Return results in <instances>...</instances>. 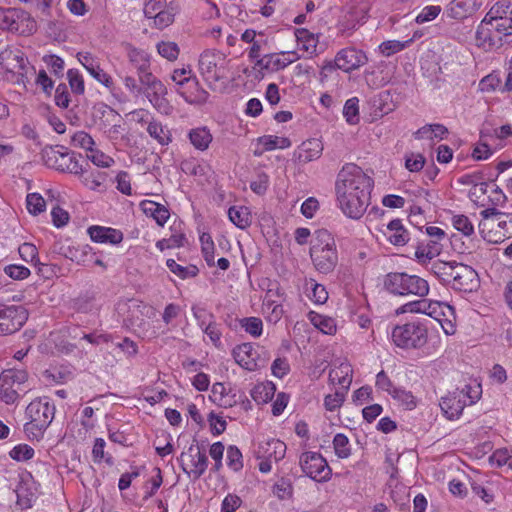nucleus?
<instances>
[{
	"instance_id": "obj_1",
	"label": "nucleus",
	"mask_w": 512,
	"mask_h": 512,
	"mask_svg": "<svg viewBox=\"0 0 512 512\" xmlns=\"http://www.w3.org/2000/svg\"><path fill=\"white\" fill-rule=\"evenodd\" d=\"M373 179L359 166L345 164L337 175L335 191L342 212L352 219H359L365 213L369 202Z\"/></svg>"
},
{
	"instance_id": "obj_2",
	"label": "nucleus",
	"mask_w": 512,
	"mask_h": 512,
	"mask_svg": "<svg viewBox=\"0 0 512 512\" xmlns=\"http://www.w3.org/2000/svg\"><path fill=\"white\" fill-rule=\"evenodd\" d=\"M310 257L317 271L323 274L334 270L338 254L333 236L325 229L317 230L311 240Z\"/></svg>"
},
{
	"instance_id": "obj_3",
	"label": "nucleus",
	"mask_w": 512,
	"mask_h": 512,
	"mask_svg": "<svg viewBox=\"0 0 512 512\" xmlns=\"http://www.w3.org/2000/svg\"><path fill=\"white\" fill-rule=\"evenodd\" d=\"M383 285L389 293L400 296L415 295L424 297L429 293L427 280L405 272L388 273L384 277Z\"/></svg>"
},
{
	"instance_id": "obj_4",
	"label": "nucleus",
	"mask_w": 512,
	"mask_h": 512,
	"mask_svg": "<svg viewBox=\"0 0 512 512\" xmlns=\"http://www.w3.org/2000/svg\"><path fill=\"white\" fill-rule=\"evenodd\" d=\"M0 29L29 36L36 31L37 25L34 18L22 9L0 7Z\"/></svg>"
},
{
	"instance_id": "obj_5",
	"label": "nucleus",
	"mask_w": 512,
	"mask_h": 512,
	"mask_svg": "<svg viewBox=\"0 0 512 512\" xmlns=\"http://www.w3.org/2000/svg\"><path fill=\"white\" fill-rule=\"evenodd\" d=\"M394 344L404 349H419L427 343L428 330L420 322L395 326L391 333Z\"/></svg>"
},
{
	"instance_id": "obj_6",
	"label": "nucleus",
	"mask_w": 512,
	"mask_h": 512,
	"mask_svg": "<svg viewBox=\"0 0 512 512\" xmlns=\"http://www.w3.org/2000/svg\"><path fill=\"white\" fill-rule=\"evenodd\" d=\"M28 380V373L24 369H6L0 375V398L6 404H13L19 398L22 386Z\"/></svg>"
},
{
	"instance_id": "obj_7",
	"label": "nucleus",
	"mask_w": 512,
	"mask_h": 512,
	"mask_svg": "<svg viewBox=\"0 0 512 512\" xmlns=\"http://www.w3.org/2000/svg\"><path fill=\"white\" fill-rule=\"evenodd\" d=\"M41 157L45 165L61 172L83 174L84 168L79 164L73 154L68 151H60L57 147L47 146L41 151Z\"/></svg>"
},
{
	"instance_id": "obj_8",
	"label": "nucleus",
	"mask_w": 512,
	"mask_h": 512,
	"mask_svg": "<svg viewBox=\"0 0 512 512\" xmlns=\"http://www.w3.org/2000/svg\"><path fill=\"white\" fill-rule=\"evenodd\" d=\"M156 316L155 309L146 304H137L129 309L127 321L132 330L142 337H155L151 319Z\"/></svg>"
},
{
	"instance_id": "obj_9",
	"label": "nucleus",
	"mask_w": 512,
	"mask_h": 512,
	"mask_svg": "<svg viewBox=\"0 0 512 512\" xmlns=\"http://www.w3.org/2000/svg\"><path fill=\"white\" fill-rule=\"evenodd\" d=\"M299 464L303 473L317 482H326L331 477V469L320 453L311 451L302 453Z\"/></svg>"
},
{
	"instance_id": "obj_10",
	"label": "nucleus",
	"mask_w": 512,
	"mask_h": 512,
	"mask_svg": "<svg viewBox=\"0 0 512 512\" xmlns=\"http://www.w3.org/2000/svg\"><path fill=\"white\" fill-rule=\"evenodd\" d=\"M179 461L183 471L194 480L199 479L208 467V457L205 450L198 445H190L186 452H182Z\"/></svg>"
},
{
	"instance_id": "obj_11",
	"label": "nucleus",
	"mask_w": 512,
	"mask_h": 512,
	"mask_svg": "<svg viewBox=\"0 0 512 512\" xmlns=\"http://www.w3.org/2000/svg\"><path fill=\"white\" fill-rule=\"evenodd\" d=\"M225 61V55L219 51H204L199 59L200 72L206 80L217 82L226 77Z\"/></svg>"
},
{
	"instance_id": "obj_12",
	"label": "nucleus",
	"mask_w": 512,
	"mask_h": 512,
	"mask_svg": "<svg viewBox=\"0 0 512 512\" xmlns=\"http://www.w3.org/2000/svg\"><path fill=\"white\" fill-rule=\"evenodd\" d=\"M469 386L464 389L449 393L440 400V408L444 415L450 419H458L462 414L466 405H471L475 402L474 398L469 395Z\"/></svg>"
},
{
	"instance_id": "obj_13",
	"label": "nucleus",
	"mask_w": 512,
	"mask_h": 512,
	"mask_svg": "<svg viewBox=\"0 0 512 512\" xmlns=\"http://www.w3.org/2000/svg\"><path fill=\"white\" fill-rule=\"evenodd\" d=\"M27 319L28 312L21 305L0 308V334L7 335L18 331Z\"/></svg>"
},
{
	"instance_id": "obj_14",
	"label": "nucleus",
	"mask_w": 512,
	"mask_h": 512,
	"mask_svg": "<svg viewBox=\"0 0 512 512\" xmlns=\"http://www.w3.org/2000/svg\"><path fill=\"white\" fill-rule=\"evenodd\" d=\"M138 81L142 86V93L146 94L149 101L154 106H160L167 94V88L153 73L149 70L138 74Z\"/></svg>"
},
{
	"instance_id": "obj_15",
	"label": "nucleus",
	"mask_w": 512,
	"mask_h": 512,
	"mask_svg": "<svg viewBox=\"0 0 512 512\" xmlns=\"http://www.w3.org/2000/svg\"><path fill=\"white\" fill-rule=\"evenodd\" d=\"M235 361L244 369L254 371L264 367L267 359L261 358L251 343H243L233 349Z\"/></svg>"
},
{
	"instance_id": "obj_16",
	"label": "nucleus",
	"mask_w": 512,
	"mask_h": 512,
	"mask_svg": "<svg viewBox=\"0 0 512 512\" xmlns=\"http://www.w3.org/2000/svg\"><path fill=\"white\" fill-rule=\"evenodd\" d=\"M55 414V406L47 400L36 399L27 406L26 415L35 423L40 425V429H47L51 424Z\"/></svg>"
},
{
	"instance_id": "obj_17",
	"label": "nucleus",
	"mask_w": 512,
	"mask_h": 512,
	"mask_svg": "<svg viewBox=\"0 0 512 512\" xmlns=\"http://www.w3.org/2000/svg\"><path fill=\"white\" fill-rule=\"evenodd\" d=\"M451 282L452 288L461 292H472L479 286L477 272L468 265L459 263Z\"/></svg>"
},
{
	"instance_id": "obj_18",
	"label": "nucleus",
	"mask_w": 512,
	"mask_h": 512,
	"mask_svg": "<svg viewBox=\"0 0 512 512\" xmlns=\"http://www.w3.org/2000/svg\"><path fill=\"white\" fill-rule=\"evenodd\" d=\"M366 54L355 48L349 47L339 51L335 57V66L344 72H350L366 64Z\"/></svg>"
},
{
	"instance_id": "obj_19",
	"label": "nucleus",
	"mask_w": 512,
	"mask_h": 512,
	"mask_svg": "<svg viewBox=\"0 0 512 512\" xmlns=\"http://www.w3.org/2000/svg\"><path fill=\"white\" fill-rule=\"evenodd\" d=\"M77 59L96 81L107 88L113 87L112 77L100 67L99 60L95 56L89 52H78Z\"/></svg>"
},
{
	"instance_id": "obj_20",
	"label": "nucleus",
	"mask_w": 512,
	"mask_h": 512,
	"mask_svg": "<svg viewBox=\"0 0 512 512\" xmlns=\"http://www.w3.org/2000/svg\"><path fill=\"white\" fill-rule=\"evenodd\" d=\"M0 64L9 72L23 73L27 69L28 60L25 54L16 47H8L0 52Z\"/></svg>"
},
{
	"instance_id": "obj_21",
	"label": "nucleus",
	"mask_w": 512,
	"mask_h": 512,
	"mask_svg": "<svg viewBox=\"0 0 512 512\" xmlns=\"http://www.w3.org/2000/svg\"><path fill=\"white\" fill-rule=\"evenodd\" d=\"M175 91L188 103H204L209 96L208 92L199 86L195 76L188 79L184 84L176 86Z\"/></svg>"
},
{
	"instance_id": "obj_22",
	"label": "nucleus",
	"mask_w": 512,
	"mask_h": 512,
	"mask_svg": "<svg viewBox=\"0 0 512 512\" xmlns=\"http://www.w3.org/2000/svg\"><path fill=\"white\" fill-rule=\"evenodd\" d=\"M323 151V144L319 139L304 141L295 151L294 159L298 163H308L318 159Z\"/></svg>"
},
{
	"instance_id": "obj_23",
	"label": "nucleus",
	"mask_w": 512,
	"mask_h": 512,
	"mask_svg": "<svg viewBox=\"0 0 512 512\" xmlns=\"http://www.w3.org/2000/svg\"><path fill=\"white\" fill-rule=\"evenodd\" d=\"M480 8L477 0H452L446 8L447 16L461 20L474 14Z\"/></svg>"
},
{
	"instance_id": "obj_24",
	"label": "nucleus",
	"mask_w": 512,
	"mask_h": 512,
	"mask_svg": "<svg viewBox=\"0 0 512 512\" xmlns=\"http://www.w3.org/2000/svg\"><path fill=\"white\" fill-rule=\"evenodd\" d=\"M92 241L97 243L119 244L123 240V233L120 230L103 227L91 226L87 230Z\"/></svg>"
},
{
	"instance_id": "obj_25",
	"label": "nucleus",
	"mask_w": 512,
	"mask_h": 512,
	"mask_svg": "<svg viewBox=\"0 0 512 512\" xmlns=\"http://www.w3.org/2000/svg\"><path fill=\"white\" fill-rule=\"evenodd\" d=\"M483 219L495 218L497 227L502 230L503 236H512V213H504L495 207L484 209L480 212Z\"/></svg>"
},
{
	"instance_id": "obj_26",
	"label": "nucleus",
	"mask_w": 512,
	"mask_h": 512,
	"mask_svg": "<svg viewBox=\"0 0 512 512\" xmlns=\"http://www.w3.org/2000/svg\"><path fill=\"white\" fill-rule=\"evenodd\" d=\"M352 373V366L347 362H343L339 366L330 370L329 381L332 384L339 385V390L348 391L352 383Z\"/></svg>"
},
{
	"instance_id": "obj_27",
	"label": "nucleus",
	"mask_w": 512,
	"mask_h": 512,
	"mask_svg": "<svg viewBox=\"0 0 512 512\" xmlns=\"http://www.w3.org/2000/svg\"><path fill=\"white\" fill-rule=\"evenodd\" d=\"M143 213L152 217L159 226H164L170 217L168 208L154 201L144 200L140 203Z\"/></svg>"
},
{
	"instance_id": "obj_28",
	"label": "nucleus",
	"mask_w": 512,
	"mask_h": 512,
	"mask_svg": "<svg viewBox=\"0 0 512 512\" xmlns=\"http://www.w3.org/2000/svg\"><path fill=\"white\" fill-rule=\"evenodd\" d=\"M127 57L130 64L135 68L137 75L150 69L151 58L146 51L128 45Z\"/></svg>"
},
{
	"instance_id": "obj_29",
	"label": "nucleus",
	"mask_w": 512,
	"mask_h": 512,
	"mask_svg": "<svg viewBox=\"0 0 512 512\" xmlns=\"http://www.w3.org/2000/svg\"><path fill=\"white\" fill-rule=\"evenodd\" d=\"M387 239L395 246H403L409 241V233L400 219H394L387 224Z\"/></svg>"
},
{
	"instance_id": "obj_30",
	"label": "nucleus",
	"mask_w": 512,
	"mask_h": 512,
	"mask_svg": "<svg viewBox=\"0 0 512 512\" xmlns=\"http://www.w3.org/2000/svg\"><path fill=\"white\" fill-rule=\"evenodd\" d=\"M188 138L193 147L199 151L207 150L213 140V136L207 127L191 129L188 133Z\"/></svg>"
},
{
	"instance_id": "obj_31",
	"label": "nucleus",
	"mask_w": 512,
	"mask_h": 512,
	"mask_svg": "<svg viewBox=\"0 0 512 512\" xmlns=\"http://www.w3.org/2000/svg\"><path fill=\"white\" fill-rule=\"evenodd\" d=\"M426 308L425 314L439 322L442 317H455L454 308L445 302L427 300Z\"/></svg>"
},
{
	"instance_id": "obj_32",
	"label": "nucleus",
	"mask_w": 512,
	"mask_h": 512,
	"mask_svg": "<svg viewBox=\"0 0 512 512\" xmlns=\"http://www.w3.org/2000/svg\"><path fill=\"white\" fill-rule=\"evenodd\" d=\"M459 263L453 262H444L441 260H437L432 263L431 271L435 276H437L442 282L451 284L454 271H456L457 265Z\"/></svg>"
},
{
	"instance_id": "obj_33",
	"label": "nucleus",
	"mask_w": 512,
	"mask_h": 512,
	"mask_svg": "<svg viewBox=\"0 0 512 512\" xmlns=\"http://www.w3.org/2000/svg\"><path fill=\"white\" fill-rule=\"evenodd\" d=\"M230 221L238 228L245 229L251 225L252 218L249 209L245 206H232L228 210Z\"/></svg>"
},
{
	"instance_id": "obj_34",
	"label": "nucleus",
	"mask_w": 512,
	"mask_h": 512,
	"mask_svg": "<svg viewBox=\"0 0 512 512\" xmlns=\"http://www.w3.org/2000/svg\"><path fill=\"white\" fill-rule=\"evenodd\" d=\"M276 392L274 383L267 381L254 386L251 391V397L258 404H265L272 400Z\"/></svg>"
},
{
	"instance_id": "obj_35",
	"label": "nucleus",
	"mask_w": 512,
	"mask_h": 512,
	"mask_svg": "<svg viewBox=\"0 0 512 512\" xmlns=\"http://www.w3.org/2000/svg\"><path fill=\"white\" fill-rule=\"evenodd\" d=\"M259 145L263 147V150L271 151L274 149H285L291 146V141L287 137H279L275 135H264L257 139Z\"/></svg>"
},
{
	"instance_id": "obj_36",
	"label": "nucleus",
	"mask_w": 512,
	"mask_h": 512,
	"mask_svg": "<svg viewBox=\"0 0 512 512\" xmlns=\"http://www.w3.org/2000/svg\"><path fill=\"white\" fill-rule=\"evenodd\" d=\"M148 134L160 145H168L171 142V133L160 122L151 121L147 127Z\"/></svg>"
},
{
	"instance_id": "obj_37",
	"label": "nucleus",
	"mask_w": 512,
	"mask_h": 512,
	"mask_svg": "<svg viewBox=\"0 0 512 512\" xmlns=\"http://www.w3.org/2000/svg\"><path fill=\"white\" fill-rule=\"evenodd\" d=\"M274 292L272 289H269L264 298L263 306L264 309L270 311L269 320L273 322H277L281 319L283 314V307L280 304H276L272 299Z\"/></svg>"
},
{
	"instance_id": "obj_38",
	"label": "nucleus",
	"mask_w": 512,
	"mask_h": 512,
	"mask_svg": "<svg viewBox=\"0 0 512 512\" xmlns=\"http://www.w3.org/2000/svg\"><path fill=\"white\" fill-rule=\"evenodd\" d=\"M306 290H311L309 297L316 304H324L328 299L326 288L313 279L306 282Z\"/></svg>"
},
{
	"instance_id": "obj_39",
	"label": "nucleus",
	"mask_w": 512,
	"mask_h": 512,
	"mask_svg": "<svg viewBox=\"0 0 512 512\" xmlns=\"http://www.w3.org/2000/svg\"><path fill=\"white\" fill-rule=\"evenodd\" d=\"M343 116L349 124L354 125L359 122V99L357 97H352L345 102Z\"/></svg>"
},
{
	"instance_id": "obj_40",
	"label": "nucleus",
	"mask_w": 512,
	"mask_h": 512,
	"mask_svg": "<svg viewBox=\"0 0 512 512\" xmlns=\"http://www.w3.org/2000/svg\"><path fill=\"white\" fill-rule=\"evenodd\" d=\"M310 320L316 328L325 334L332 335L336 331L334 320L329 317L312 313Z\"/></svg>"
},
{
	"instance_id": "obj_41",
	"label": "nucleus",
	"mask_w": 512,
	"mask_h": 512,
	"mask_svg": "<svg viewBox=\"0 0 512 512\" xmlns=\"http://www.w3.org/2000/svg\"><path fill=\"white\" fill-rule=\"evenodd\" d=\"M333 447L335 454L339 458H348L351 455V448L349 445V439L346 435L338 433L334 436Z\"/></svg>"
},
{
	"instance_id": "obj_42",
	"label": "nucleus",
	"mask_w": 512,
	"mask_h": 512,
	"mask_svg": "<svg viewBox=\"0 0 512 512\" xmlns=\"http://www.w3.org/2000/svg\"><path fill=\"white\" fill-rule=\"evenodd\" d=\"M166 265L172 273H174L175 275L179 276L182 279L194 277L198 273V269L196 266L184 267L176 263L174 259H168L166 261Z\"/></svg>"
},
{
	"instance_id": "obj_43",
	"label": "nucleus",
	"mask_w": 512,
	"mask_h": 512,
	"mask_svg": "<svg viewBox=\"0 0 512 512\" xmlns=\"http://www.w3.org/2000/svg\"><path fill=\"white\" fill-rule=\"evenodd\" d=\"M158 53L169 61H174L178 58L180 49L175 42L161 41L157 44Z\"/></svg>"
},
{
	"instance_id": "obj_44",
	"label": "nucleus",
	"mask_w": 512,
	"mask_h": 512,
	"mask_svg": "<svg viewBox=\"0 0 512 512\" xmlns=\"http://www.w3.org/2000/svg\"><path fill=\"white\" fill-rule=\"evenodd\" d=\"M510 10V3L507 1H499L495 3L488 13L484 17V22L488 23L491 21H494L496 19H499L503 16H508Z\"/></svg>"
},
{
	"instance_id": "obj_45",
	"label": "nucleus",
	"mask_w": 512,
	"mask_h": 512,
	"mask_svg": "<svg viewBox=\"0 0 512 512\" xmlns=\"http://www.w3.org/2000/svg\"><path fill=\"white\" fill-rule=\"evenodd\" d=\"M26 205L29 213L38 215L46 208L44 198L38 193H30L26 197Z\"/></svg>"
},
{
	"instance_id": "obj_46",
	"label": "nucleus",
	"mask_w": 512,
	"mask_h": 512,
	"mask_svg": "<svg viewBox=\"0 0 512 512\" xmlns=\"http://www.w3.org/2000/svg\"><path fill=\"white\" fill-rule=\"evenodd\" d=\"M82 182L91 190H97L105 181V174L101 172H88L84 169L83 174H79Z\"/></svg>"
},
{
	"instance_id": "obj_47",
	"label": "nucleus",
	"mask_w": 512,
	"mask_h": 512,
	"mask_svg": "<svg viewBox=\"0 0 512 512\" xmlns=\"http://www.w3.org/2000/svg\"><path fill=\"white\" fill-rule=\"evenodd\" d=\"M87 158L96 166L108 168L113 163L114 160L112 157L106 155L102 151L95 149L94 147L88 152Z\"/></svg>"
},
{
	"instance_id": "obj_48",
	"label": "nucleus",
	"mask_w": 512,
	"mask_h": 512,
	"mask_svg": "<svg viewBox=\"0 0 512 512\" xmlns=\"http://www.w3.org/2000/svg\"><path fill=\"white\" fill-rule=\"evenodd\" d=\"M71 144L74 147L83 148L89 152L93 148L95 142L87 132L78 131L72 135Z\"/></svg>"
},
{
	"instance_id": "obj_49",
	"label": "nucleus",
	"mask_w": 512,
	"mask_h": 512,
	"mask_svg": "<svg viewBox=\"0 0 512 512\" xmlns=\"http://www.w3.org/2000/svg\"><path fill=\"white\" fill-rule=\"evenodd\" d=\"M34 449L27 444H19L9 452L10 457L16 461H27L33 458Z\"/></svg>"
},
{
	"instance_id": "obj_50",
	"label": "nucleus",
	"mask_w": 512,
	"mask_h": 512,
	"mask_svg": "<svg viewBox=\"0 0 512 512\" xmlns=\"http://www.w3.org/2000/svg\"><path fill=\"white\" fill-rule=\"evenodd\" d=\"M67 79H68L70 88L73 93H75L77 95H81L84 93V91H85L84 80H83L82 75L77 70H74V69L68 70Z\"/></svg>"
},
{
	"instance_id": "obj_51",
	"label": "nucleus",
	"mask_w": 512,
	"mask_h": 512,
	"mask_svg": "<svg viewBox=\"0 0 512 512\" xmlns=\"http://www.w3.org/2000/svg\"><path fill=\"white\" fill-rule=\"evenodd\" d=\"M227 465L234 471H239L243 467L242 453L234 445L227 448Z\"/></svg>"
},
{
	"instance_id": "obj_52",
	"label": "nucleus",
	"mask_w": 512,
	"mask_h": 512,
	"mask_svg": "<svg viewBox=\"0 0 512 512\" xmlns=\"http://www.w3.org/2000/svg\"><path fill=\"white\" fill-rule=\"evenodd\" d=\"M268 458L274 459L276 462L284 458L286 453V445L280 440H272L267 443Z\"/></svg>"
},
{
	"instance_id": "obj_53",
	"label": "nucleus",
	"mask_w": 512,
	"mask_h": 512,
	"mask_svg": "<svg viewBox=\"0 0 512 512\" xmlns=\"http://www.w3.org/2000/svg\"><path fill=\"white\" fill-rule=\"evenodd\" d=\"M454 228L462 232L465 236H470L474 233V226L465 215H455L452 218Z\"/></svg>"
},
{
	"instance_id": "obj_54",
	"label": "nucleus",
	"mask_w": 512,
	"mask_h": 512,
	"mask_svg": "<svg viewBox=\"0 0 512 512\" xmlns=\"http://www.w3.org/2000/svg\"><path fill=\"white\" fill-rule=\"evenodd\" d=\"M242 327L253 337H259L262 334L263 323L260 318L248 317L242 320Z\"/></svg>"
},
{
	"instance_id": "obj_55",
	"label": "nucleus",
	"mask_w": 512,
	"mask_h": 512,
	"mask_svg": "<svg viewBox=\"0 0 512 512\" xmlns=\"http://www.w3.org/2000/svg\"><path fill=\"white\" fill-rule=\"evenodd\" d=\"M490 27L499 35L509 36L512 35V23L508 16H503L499 19L489 22Z\"/></svg>"
},
{
	"instance_id": "obj_56",
	"label": "nucleus",
	"mask_w": 512,
	"mask_h": 512,
	"mask_svg": "<svg viewBox=\"0 0 512 512\" xmlns=\"http://www.w3.org/2000/svg\"><path fill=\"white\" fill-rule=\"evenodd\" d=\"M347 391L337 390L334 394H328L324 399V406L329 411H334L339 408L344 400Z\"/></svg>"
},
{
	"instance_id": "obj_57",
	"label": "nucleus",
	"mask_w": 512,
	"mask_h": 512,
	"mask_svg": "<svg viewBox=\"0 0 512 512\" xmlns=\"http://www.w3.org/2000/svg\"><path fill=\"white\" fill-rule=\"evenodd\" d=\"M174 16L175 14L171 9L159 10L156 15H154V24L158 29L166 28L173 23Z\"/></svg>"
},
{
	"instance_id": "obj_58",
	"label": "nucleus",
	"mask_w": 512,
	"mask_h": 512,
	"mask_svg": "<svg viewBox=\"0 0 512 512\" xmlns=\"http://www.w3.org/2000/svg\"><path fill=\"white\" fill-rule=\"evenodd\" d=\"M441 12L439 5H429L424 7L421 12L417 15L415 21L418 24H423L434 20Z\"/></svg>"
},
{
	"instance_id": "obj_59",
	"label": "nucleus",
	"mask_w": 512,
	"mask_h": 512,
	"mask_svg": "<svg viewBox=\"0 0 512 512\" xmlns=\"http://www.w3.org/2000/svg\"><path fill=\"white\" fill-rule=\"evenodd\" d=\"M425 164V158L422 154L410 153L405 156V167L410 172L420 171Z\"/></svg>"
},
{
	"instance_id": "obj_60",
	"label": "nucleus",
	"mask_w": 512,
	"mask_h": 512,
	"mask_svg": "<svg viewBox=\"0 0 512 512\" xmlns=\"http://www.w3.org/2000/svg\"><path fill=\"white\" fill-rule=\"evenodd\" d=\"M192 312L201 328L207 326L208 323H210V322L211 323L215 322L214 314L207 311L203 307L194 306V307H192Z\"/></svg>"
},
{
	"instance_id": "obj_61",
	"label": "nucleus",
	"mask_w": 512,
	"mask_h": 512,
	"mask_svg": "<svg viewBox=\"0 0 512 512\" xmlns=\"http://www.w3.org/2000/svg\"><path fill=\"white\" fill-rule=\"evenodd\" d=\"M193 77H194V75H193L192 70L189 67H187V68L175 69L172 72L170 79L173 83L174 89L176 90V86L184 84L188 79H191Z\"/></svg>"
},
{
	"instance_id": "obj_62",
	"label": "nucleus",
	"mask_w": 512,
	"mask_h": 512,
	"mask_svg": "<svg viewBox=\"0 0 512 512\" xmlns=\"http://www.w3.org/2000/svg\"><path fill=\"white\" fill-rule=\"evenodd\" d=\"M492 32L493 29L490 27V23H485L483 19L476 31L477 41H479L481 45H484L486 42L491 45L493 43Z\"/></svg>"
},
{
	"instance_id": "obj_63",
	"label": "nucleus",
	"mask_w": 512,
	"mask_h": 512,
	"mask_svg": "<svg viewBox=\"0 0 512 512\" xmlns=\"http://www.w3.org/2000/svg\"><path fill=\"white\" fill-rule=\"evenodd\" d=\"M405 43L398 41V40H388L384 41L380 46L379 49L381 53L384 56H391L397 52L402 51L405 48Z\"/></svg>"
},
{
	"instance_id": "obj_64",
	"label": "nucleus",
	"mask_w": 512,
	"mask_h": 512,
	"mask_svg": "<svg viewBox=\"0 0 512 512\" xmlns=\"http://www.w3.org/2000/svg\"><path fill=\"white\" fill-rule=\"evenodd\" d=\"M391 395L402 402L407 409H413L416 406L415 398L411 392H407L402 389L394 388Z\"/></svg>"
}]
</instances>
